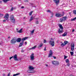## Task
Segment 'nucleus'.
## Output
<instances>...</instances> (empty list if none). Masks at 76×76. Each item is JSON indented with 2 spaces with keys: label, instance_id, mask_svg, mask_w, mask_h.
I'll list each match as a JSON object with an SVG mask.
<instances>
[{
  "label": "nucleus",
  "instance_id": "obj_1",
  "mask_svg": "<svg viewBox=\"0 0 76 76\" xmlns=\"http://www.w3.org/2000/svg\"><path fill=\"white\" fill-rule=\"evenodd\" d=\"M28 38V37H23L22 38V42H21L19 45V47H21L23 45V41H25V40H26Z\"/></svg>",
  "mask_w": 76,
  "mask_h": 76
},
{
  "label": "nucleus",
  "instance_id": "obj_2",
  "mask_svg": "<svg viewBox=\"0 0 76 76\" xmlns=\"http://www.w3.org/2000/svg\"><path fill=\"white\" fill-rule=\"evenodd\" d=\"M52 64H53L55 66H58L59 62L57 61H52Z\"/></svg>",
  "mask_w": 76,
  "mask_h": 76
},
{
  "label": "nucleus",
  "instance_id": "obj_3",
  "mask_svg": "<svg viewBox=\"0 0 76 76\" xmlns=\"http://www.w3.org/2000/svg\"><path fill=\"white\" fill-rule=\"evenodd\" d=\"M66 19L67 17H64L60 19V21L61 22H64L65 21V20H66Z\"/></svg>",
  "mask_w": 76,
  "mask_h": 76
},
{
  "label": "nucleus",
  "instance_id": "obj_4",
  "mask_svg": "<svg viewBox=\"0 0 76 76\" xmlns=\"http://www.w3.org/2000/svg\"><path fill=\"white\" fill-rule=\"evenodd\" d=\"M9 15L8 14H6L4 17V18L5 19L7 22L9 21Z\"/></svg>",
  "mask_w": 76,
  "mask_h": 76
},
{
  "label": "nucleus",
  "instance_id": "obj_5",
  "mask_svg": "<svg viewBox=\"0 0 76 76\" xmlns=\"http://www.w3.org/2000/svg\"><path fill=\"white\" fill-rule=\"evenodd\" d=\"M10 20L12 22H15V19L14 18V16L13 15H11L10 16Z\"/></svg>",
  "mask_w": 76,
  "mask_h": 76
},
{
  "label": "nucleus",
  "instance_id": "obj_6",
  "mask_svg": "<svg viewBox=\"0 0 76 76\" xmlns=\"http://www.w3.org/2000/svg\"><path fill=\"white\" fill-rule=\"evenodd\" d=\"M53 53V50H50L49 51V53L48 54V57H52Z\"/></svg>",
  "mask_w": 76,
  "mask_h": 76
},
{
  "label": "nucleus",
  "instance_id": "obj_7",
  "mask_svg": "<svg viewBox=\"0 0 76 76\" xmlns=\"http://www.w3.org/2000/svg\"><path fill=\"white\" fill-rule=\"evenodd\" d=\"M71 51H74L75 49V43H72L71 45Z\"/></svg>",
  "mask_w": 76,
  "mask_h": 76
},
{
  "label": "nucleus",
  "instance_id": "obj_8",
  "mask_svg": "<svg viewBox=\"0 0 76 76\" xmlns=\"http://www.w3.org/2000/svg\"><path fill=\"white\" fill-rule=\"evenodd\" d=\"M34 53H32L30 56L31 60H34Z\"/></svg>",
  "mask_w": 76,
  "mask_h": 76
},
{
  "label": "nucleus",
  "instance_id": "obj_9",
  "mask_svg": "<svg viewBox=\"0 0 76 76\" xmlns=\"http://www.w3.org/2000/svg\"><path fill=\"white\" fill-rule=\"evenodd\" d=\"M49 42L52 47H53L54 45V41L50 40Z\"/></svg>",
  "mask_w": 76,
  "mask_h": 76
},
{
  "label": "nucleus",
  "instance_id": "obj_10",
  "mask_svg": "<svg viewBox=\"0 0 76 76\" xmlns=\"http://www.w3.org/2000/svg\"><path fill=\"white\" fill-rule=\"evenodd\" d=\"M16 42V39H13L11 41V43L14 44Z\"/></svg>",
  "mask_w": 76,
  "mask_h": 76
},
{
  "label": "nucleus",
  "instance_id": "obj_11",
  "mask_svg": "<svg viewBox=\"0 0 76 76\" xmlns=\"http://www.w3.org/2000/svg\"><path fill=\"white\" fill-rule=\"evenodd\" d=\"M53 1L56 4L57 6L59 4L60 1L59 0H53Z\"/></svg>",
  "mask_w": 76,
  "mask_h": 76
},
{
  "label": "nucleus",
  "instance_id": "obj_12",
  "mask_svg": "<svg viewBox=\"0 0 76 76\" xmlns=\"http://www.w3.org/2000/svg\"><path fill=\"white\" fill-rule=\"evenodd\" d=\"M17 32L18 33H22V32H23L22 29H21L20 30H19L18 29H17Z\"/></svg>",
  "mask_w": 76,
  "mask_h": 76
},
{
  "label": "nucleus",
  "instance_id": "obj_13",
  "mask_svg": "<svg viewBox=\"0 0 76 76\" xmlns=\"http://www.w3.org/2000/svg\"><path fill=\"white\" fill-rule=\"evenodd\" d=\"M58 32L59 34H62L63 32V29H59L58 30Z\"/></svg>",
  "mask_w": 76,
  "mask_h": 76
},
{
  "label": "nucleus",
  "instance_id": "obj_14",
  "mask_svg": "<svg viewBox=\"0 0 76 76\" xmlns=\"http://www.w3.org/2000/svg\"><path fill=\"white\" fill-rule=\"evenodd\" d=\"M64 43H62L61 44V46H62V45H63V46H64V45H66V44H67V43H68V42L67 41H65L64 42Z\"/></svg>",
  "mask_w": 76,
  "mask_h": 76
},
{
  "label": "nucleus",
  "instance_id": "obj_15",
  "mask_svg": "<svg viewBox=\"0 0 76 76\" xmlns=\"http://www.w3.org/2000/svg\"><path fill=\"white\" fill-rule=\"evenodd\" d=\"M15 60V61H18V59H17V55H15L13 57Z\"/></svg>",
  "mask_w": 76,
  "mask_h": 76
},
{
  "label": "nucleus",
  "instance_id": "obj_16",
  "mask_svg": "<svg viewBox=\"0 0 76 76\" xmlns=\"http://www.w3.org/2000/svg\"><path fill=\"white\" fill-rule=\"evenodd\" d=\"M62 16V15L60 13H57L56 14V17H60V16Z\"/></svg>",
  "mask_w": 76,
  "mask_h": 76
},
{
  "label": "nucleus",
  "instance_id": "obj_17",
  "mask_svg": "<svg viewBox=\"0 0 76 76\" xmlns=\"http://www.w3.org/2000/svg\"><path fill=\"white\" fill-rule=\"evenodd\" d=\"M34 31H35V29H33L32 31H30V34L31 35H32L34 33Z\"/></svg>",
  "mask_w": 76,
  "mask_h": 76
},
{
  "label": "nucleus",
  "instance_id": "obj_18",
  "mask_svg": "<svg viewBox=\"0 0 76 76\" xmlns=\"http://www.w3.org/2000/svg\"><path fill=\"white\" fill-rule=\"evenodd\" d=\"M67 35V33L66 32L62 35V37H66Z\"/></svg>",
  "mask_w": 76,
  "mask_h": 76
},
{
  "label": "nucleus",
  "instance_id": "obj_19",
  "mask_svg": "<svg viewBox=\"0 0 76 76\" xmlns=\"http://www.w3.org/2000/svg\"><path fill=\"white\" fill-rule=\"evenodd\" d=\"M20 41H21V39L20 38H19L16 40V41H17V42H20Z\"/></svg>",
  "mask_w": 76,
  "mask_h": 76
},
{
  "label": "nucleus",
  "instance_id": "obj_20",
  "mask_svg": "<svg viewBox=\"0 0 76 76\" xmlns=\"http://www.w3.org/2000/svg\"><path fill=\"white\" fill-rule=\"evenodd\" d=\"M42 45H43V44H39V46L38 47V48L39 49L40 48H41V47H42Z\"/></svg>",
  "mask_w": 76,
  "mask_h": 76
},
{
  "label": "nucleus",
  "instance_id": "obj_21",
  "mask_svg": "<svg viewBox=\"0 0 76 76\" xmlns=\"http://www.w3.org/2000/svg\"><path fill=\"white\" fill-rule=\"evenodd\" d=\"M36 47H37V46H35L31 48H29V50H32V49L34 50L36 48Z\"/></svg>",
  "mask_w": 76,
  "mask_h": 76
},
{
  "label": "nucleus",
  "instance_id": "obj_22",
  "mask_svg": "<svg viewBox=\"0 0 76 76\" xmlns=\"http://www.w3.org/2000/svg\"><path fill=\"white\" fill-rule=\"evenodd\" d=\"M29 69H30L31 70H32L33 69H34V67H33L32 66H29Z\"/></svg>",
  "mask_w": 76,
  "mask_h": 76
},
{
  "label": "nucleus",
  "instance_id": "obj_23",
  "mask_svg": "<svg viewBox=\"0 0 76 76\" xmlns=\"http://www.w3.org/2000/svg\"><path fill=\"white\" fill-rule=\"evenodd\" d=\"M34 18L33 16H31L30 19L29 21L30 22L31 21H32V20H33V19H34Z\"/></svg>",
  "mask_w": 76,
  "mask_h": 76
},
{
  "label": "nucleus",
  "instance_id": "obj_24",
  "mask_svg": "<svg viewBox=\"0 0 76 76\" xmlns=\"http://www.w3.org/2000/svg\"><path fill=\"white\" fill-rule=\"evenodd\" d=\"M59 27L60 28V29H63V27L62 26V25L61 24H59L58 25Z\"/></svg>",
  "mask_w": 76,
  "mask_h": 76
},
{
  "label": "nucleus",
  "instance_id": "obj_25",
  "mask_svg": "<svg viewBox=\"0 0 76 76\" xmlns=\"http://www.w3.org/2000/svg\"><path fill=\"white\" fill-rule=\"evenodd\" d=\"M70 54H71V56H73V55L74 54V52L73 51L70 52Z\"/></svg>",
  "mask_w": 76,
  "mask_h": 76
},
{
  "label": "nucleus",
  "instance_id": "obj_26",
  "mask_svg": "<svg viewBox=\"0 0 76 76\" xmlns=\"http://www.w3.org/2000/svg\"><path fill=\"white\" fill-rule=\"evenodd\" d=\"M20 75V73H17L13 75V76H18V75Z\"/></svg>",
  "mask_w": 76,
  "mask_h": 76
},
{
  "label": "nucleus",
  "instance_id": "obj_27",
  "mask_svg": "<svg viewBox=\"0 0 76 76\" xmlns=\"http://www.w3.org/2000/svg\"><path fill=\"white\" fill-rule=\"evenodd\" d=\"M76 20V17H75L73 19H71V21H73L74 20Z\"/></svg>",
  "mask_w": 76,
  "mask_h": 76
},
{
  "label": "nucleus",
  "instance_id": "obj_28",
  "mask_svg": "<svg viewBox=\"0 0 76 76\" xmlns=\"http://www.w3.org/2000/svg\"><path fill=\"white\" fill-rule=\"evenodd\" d=\"M66 63H69V60L68 59H67L66 60Z\"/></svg>",
  "mask_w": 76,
  "mask_h": 76
},
{
  "label": "nucleus",
  "instance_id": "obj_29",
  "mask_svg": "<svg viewBox=\"0 0 76 76\" xmlns=\"http://www.w3.org/2000/svg\"><path fill=\"white\" fill-rule=\"evenodd\" d=\"M2 1L4 3H7L8 1L7 0H2Z\"/></svg>",
  "mask_w": 76,
  "mask_h": 76
},
{
  "label": "nucleus",
  "instance_id": "obj_30",
  "mask_svg": "<svg viewBox=\"0 0 76 76\" xmlns=\"http://www.w3.org/2000/svg\"><path fill=\"white\" fill-rule=\"evenodd\" d=\"M32 13H33V11H31L29 13V15L30 16H31L32 15Z\"/></svg>",
  "mask_w": 76,
  "mask_h": 76
},
{
  "label": "nucleus",
  "instance_id": "obj_31",
  "mask_svg": "<svg viewBox=\"0 0 76 76\" xmlns=\"http://www.w3.org/2000/svg\"><path fill=\"white\" fill-rule=\"evenodd\" d=\"M73 13H74L75 15H76V10H75L73 11Z\"/></svg>",
  "mask_w": 76,
  "mask_h": 76
},
{
  "label": "nucleus",
  "instance_id": "obj_32",
  "mask_svg": "<svg viewBox=\"0 0 76 76\" xmlns=\"http://www.w3.org/2000/svg\"><path fill=\"white\" fill-rule=\"evenodd\" d=\"M31 70H29L27 71V72H28V73H34V72H31Z\"/></svg>",
  "mask_w": 76,
  "mask_h": 76
},
{
  "label": "nucleus",
  "instance_id": "obj_33",
  "mask_svg": "<svg viewBox=\"0 0 76 76\" xmlns=\"http://www.w3.org/2000/svg\"><path fill=\"white\" fill-rule=\"evenodd\" d=\"M67 56H64V59H66V58H67Z\"/></svg>",
  "mask_w": 76,
  "mask_h": 76
},
{
  "label": "nucleus",
  "instance_id": "obj_34",
  "mask_svg": "<svg viewBox=\"0 0 76 76\" xmlns=\"http://www.w3.org/2000/svg\"><path fill=\"white\" fill-rule=\"evenodd\" d=\"M14 9V8L13 7H12L11 8V10H10V11H13Z\"/></svg>",
  "mask_w": 76,
  "mask_h": 76
},
{
  "label": "nucleus",
  "instance_id": "obj_35",
  "mask_svg": "<svg viewBox=\"0 0 76 76\" xmlns=\"http://www.w3.org/2000/svg\"><path fill=\"white\" fill-rule=\"evenodd\" d=\"M3 16V14H1V13H0V17Z\"/></svg>",
  "mask_w": 76,
  "mask_h": 76
},
{
  "label": "nucleus",
  "instance_id": "obj_36",
  "mask_svg": "<svg viewBox=\"0 0 76 76\" xmlns=\"http://www.w3.org/2000/svg\"><path fill=\"white\" fill-rule=\"evenodd\" d=\"M38 21H36V24H38Z\"/></svg>",
  "mask_w": 76,
  "mask_h": 76
},
{
  "label": "nucleus",
  "instance_id": "obj_37",
  "mask_svg": "<svg viewBox=\"0 0 76 76\" xmlns=\"http://www.w3.org/2000/svg\"><path fill=\"white\" fill-rule=\"evenodd\" d=\"M13 56H12L10 57V60H11V59H12V58H13Z\"/></svg>",
  "mask_w": 76,
  "mask_h": 76
},
{
  "label": "nucleus",
  "instance_id": "obj_38",
  "mask_svg": "<svg viewBox=\"0 0 76 76\" xmlns=\"http://www.w3.org/2000/svg\"><path fill=\"white\" fill-rule=\"evenodd\" d=\"M47 41H46V40H44V43H45V42H46Z\"/></svg>",
  "mask_w": 76,
  "mask_h": 76
},
{
  "label": "nucleus",
  "instance_id": "obj_39",
  "mask_svg": "<svg viewBox=\"0 0 76 76\" xmlns=\"http://www.w3.org/2000/svg\"><path fill=\"white\" fill-rule=\"evenodd\" d=\"M30 4L31 6H33V5H34V4L32 3H30Z\"/></svg>",
  "mask_w": 76,
  "mask_h": 76
},
{
  "label": "nucleus",
  "instance_id": "obj_40",
  "mask_svg": "<svg viewBox=\"0 0 76 76\" xmlns=\"http://www.w3.org/2000/svg\"><path fill=\"white\" fill-rule=\"evenodd\" d=\"M70 65V63H68L67 66H69Z\"/></svg>",
  "mask_w": 76,
  "mask_h": 76
},
{
  "label": "nucleus",
  "instance_id": "obj_41",
  "mask_svg": "<svg viewBox=\"0 0 76 76\" xmlns=\"http://www.w3.org/2000/svg\"><path fill=\"white\" fill-rule=\"evenodd\" d=\"M24 1L25 2H27V1L28 2V1L27 0H25Z\"/></svg>",
  "mask_w": 76,
  "mask_h": 76
},
{
  "label": "nucleus",
  "instance_id": "obj_42",
  "mask_svg": "<svg viewBox=\"0 0 76 76\" xmlns=\"http://www.w3.org/2000/svg\"><path fill=\"white\" fill-rule=\"evenodd\" d=\"M47 12H50V10H48Z\"/></svg>",
  "mask_w": 76,
  "mask_h": 76
},
{
  "label": "nucleus",
  "instance_id": "obj_43",
  "mask_svg": "<svg viewBox=\"0 0 76 76\" xmlns=\"http://www.w3.org/2000/svg\"><path fill=\"white\" fill-rule=\"evenodd\" d=\"M74 31H75V29H73L72 30V32H74Z\"/></svg>",
  "mask_w": 76,
  "mask_h": 76
},
{
  "label": "nucleus",
  "instance_id": "obj_44",
  "mask_svg": "<svg viewBox=\"0 0 76 76\" xmlns=\"http://www.w3.org/2000/svg\"><path fill=\"white\" fill-rule=\"evenodd\" d=\"M25 45H26V44H27V42H25Z\"/></svg>",
  "mask_w": 76,
  "mask_h": 76
},
{
  "label": "nucleus",
  "instance_id": "obj_45",
  "mask_svg": "<svg viewBox=\"0 0 76 76\" xmlns=\"http://www.w3.org/2000/svg\"><path fill=\"white\" fill-rule=\"evenodd\" d=\"M53 57L54 59H56V57H55L54 56Z\"/></svg>",
  "mask_w": 76,
  "mask_h": 76
},
{
  "label": "nucleus",
  "instance_id": "obj_46",
  "mask_svg": "<svg viewBox=\"0 0 76 76\" xmlns=\"http://www.w3.org/2000/svg\"><path fill=\"white\" fill-rule=\"evenodd\" d=\"M7 76H10V73H9L8 74V75H7Z\"/></svg>",
  "mask_w": 76,
  "mask_h": 76
},
{
  "label": "nucleus",
  "instance_id": "obj_47",
  "mask_svg": "<svg viewBox=\"0 0 76 76\" xmlns=\"http://www.w3.org/2000/svg\"><path fill=\"white\" fill-rule=\"evenodd\" d=\"M8 39H9V38H10V36H9L8 37Z\"/></svg>",
  "mask_w": 76,
  "mask_h": 76
},
{
  "label": "nucleus",
  "instance_id": "obj_48",
  "mask_svg": "<svg viewBox=\"0 0 76 76\" xmlns=\"http://www.w3.org/2000/svg\"><path fill=\"white\" fill-rule=\"evenodd\" d=\"M45 66H46L47 67L48 66V65H47V64H45Z\"/></svg>",
  "mask_w": 76,
  "mask_h": 76
},
{
  "label": "nucleus",
  "instance_id": "obj_49",
  "mask_svg": "<svg viewBox=\"0 0 76 76\" xmlns=\"http://www.w3.org/2000/svg\"><path fill=\"white\" fill-rule=\"evenodd\" d=\"M23 8H24V7L22 6V7H21V8L22 9H23Z\"/></svg>",
  "mask_w": 76,
  "mask_h": 76
},
{
  "label": "nucleus",
  "instance_id": "obj_50",
  "mask_svg": "<svg viewBox=\"0 0 76 76\" xmlns=\"http://www.w3.org/2000/svg\"><path fill=\"white\" fill-rule=\"evenodd\" d=\"M3 21L4 22H6V20H3Z\"/></svg>",
  "mask_w": 76,
  "mask_h": 76
},
{
  "label": "nucleus",
  "instance_id": "obj_51",
  "mask_svg": "<svg viewBox=\"0 0 76 76\" xmlns=\"http://www.w3.org/2000/svg\"><path fill=\"white\" fill-rule=\"evenodd\" d=\"M44 51H45L46 50V48H45L44 49Z\"/></svg>",
  "mask_w": 76,
  "mask_h": 76
},
{
  "label": "nucleus",
  "instance_id": "obj_52",
  "mask_svg": "<svg viewBox=\"0 0 76 76\" xmlns=\"http://www.w3.org/2000/svg\"><path fill=\"white\" fill-rule=\"evenodd\" d=\"M21 52H22V53H23L24 52V50L21 51Z\"/></svg>",
  "mask_w": 76,
  "mask_h": 76
},
{
  "label": "nucleus",
  "instance_id": "obj_53",
  "mask_svg": "<svg viewBox=\"0 0 76 76\" xmlns=\"http://www.w3.org/2000/svg\"><path fill=\"white\" fill-rule=\"evenodd\" d=\"M0 3H2V1H0Z\"/></svg>",
  "mask_w": 76,
  "mask_h": 76
},
{
  "label": "nucleus",
  "instance_id": "obj_54",
  "mask_svg": "<svg viewBox=\"0 0 76 76\" xmlns=\"http://www.w3.org/2000/svg\"><path fill=\"white\" fill-rule=\"evenodd\" d=\"M3 76H5V74H3Z\"/></svg>",
  "mask_w": 76,
  "mask_h": 76
},
{
  "label": "nucleus",
  "instance_id": "obj_55",
  "mask_svg": "<svg viewBox=\"0 0 76 76\" xmlns=\"http://www.w3.org/2000/svg\"><path fill=\"white\" fill-rule=\"evenodd\" d=\"M70 76H74V75H70Z\"/></svg>",
  "mask_w": 76,
  "mask_h": 76
},
{
  "label": "nucleus",
  "instance_id": "obj_56",
  "mask_svg": "<svg viewBox=\"0 0 76 76\" xmlns=\"http://www.w3.org/2000/svg\"><path fill=\"white\" fill-rule=\"evenodd\" d=\"M69 15H70V14H71V12H69Z\"/></svg>",
  "mask_w": 76,
  "mask_h": 76
},
{
  "label": "nucleus",
  "instance_id": "obj_57",
  "mask_svg": "<svg viewBox=\"0 0 76 76\" xmlns=\"http://www.w3.org/2000/svg\"><path fill=\"white\" fill-rule=\"evenodd\" d=\"M52 15H54V14H53V13L52 12Z\"/></svg>",
  "mask_w": 76,
  "mask_h": 76
},
{
  "label": "nucleus",
  "instance_id": "obj_58",
  "mask_svg": "<svg viewBox=\"0 0 76 76\" xmlns=\"http://www.w3.org/2000/svg\"><path fill=\"white\" fill-rule=\"evenodd\" d=\"M10 0H7L8 1H9Z\"/></svg>",
  "mask_w": 76,
  "mask_h": 76
},
{
  "label": "nucleus",
  "instance_id": "obj_59",
  "mask_svg": "<svg viewBox=\"0 0 76 76\" xmlns=\"http://www.w3.org/2000/svg\"><path fill=\"white\" fill-rule=\"evenodd\" d=\"M25 17L24 18V19H25Z\"/></svg>",
  "mask_w": 76,
  "mask_h": 76
},
{
  "label": "nucleus",
  "instance_id": "obj_60",
  "mask_svg": "<svg viewBox=\"0 0 76 76\" xmlns=\"http://www.w3.org/2000/svg\"><path fill=\"white\" fill-rule=\"evenodd\" d=\"M1 43H0V45H1Z\"/></svg>",
  "mask_w": 76,
  "mask_h": 76
},
{
  "label": "nucleus",
  "instance_id": "obj_61",
  "mask_svg": "<svg viewBox=\"0 0 76 76\" xmlns=\"http://www.w3.org/2000/svg\"><path fill=\"white\" fill-rule=\"evenodd\" d=\"M0 53H1V52H0Z\"/></svg>",
  "mask_w": 76,
  "mask_h": 76
}]
</instances>
